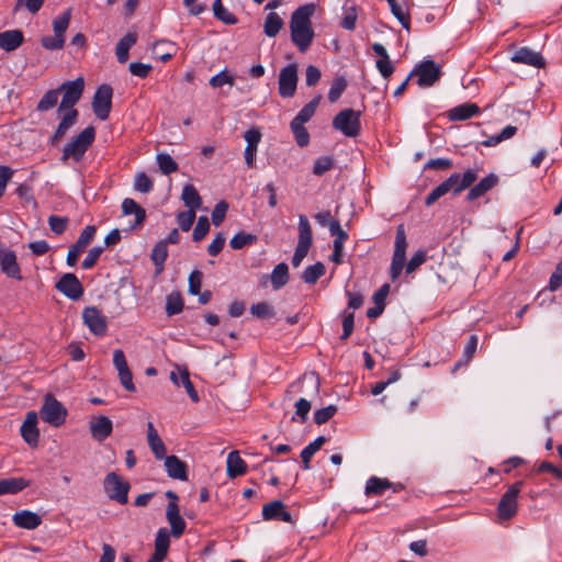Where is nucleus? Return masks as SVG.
Segmentation results:
<instances>
[{
	"mask_svg": "<svg viewBox=\"0 0 562 562\" xmlns=\"http://www.w3.org/2000/svg\"><path fill=\"white\" fill-rule=\"evenodd\" d=\"M315 11L316 5L311 2L299 7L291 15V41L302 53H305L311 47L315 37L312 26V16Z\"/></svg>",
	"mask_w": 562,
	"mask_h": 562,
	"instance_id": "nucleus-1",
	"label": "nucleus"
},
{
	"mask_svg": "<svg viewBox=\"0 0 562 562\" xmlns=\"http://www.w3.org/2000/svg\"><path fill=\"white\" fill-rule=\"evenodd\" d=\"M95 138V130L93 126L86 127L82 132H80L76 137H74L69 143H67L63 149L61 161H67L68 159H74L76 162H79L88 148L92 145Z\"/></svg>",
	"mask_w": 562,
	"mask_h": 562,
	"instance_id": "nucleus-2",
	"label": "nucleus"
},
{
	"mask_svg": "<svg viewBox=\"0 0 562 562\" xmlns=\"http://www.w3.org/2000/svg\"><path fill=\"white\" fill-rule=\"evenodd\" d=\"M71 19V9H67L61 15L53 20L54 36L46 35L41 38V44L45 49L57 50L65 45V33Z\"/></svg>",
	"mask_w": 562,
	"mask_h": 562,
	"instance_id": "nucleus-3",
	"label": "nucleus"
},
{
	"mask_svg": "<svg viewBox=\"0 0 562 562\" xmlns=\"http://www.w3.org/2000/svg\"><path fill=\"white\" fill-rule=\"evenodd\" d=\"M361 112L344 109L333 119V127L346 137H357L361 131Z\"/></svg>",
	"mask_w": 562,
	"mask_h": 562,
	"instance_id": "nucleus-4",
	"label": "nucleus"
},
{
	"mask_svg": "<svg viewBox=\"0 0 562 562\" xmlns=\"http://www.w3.org/2000/svg\"><path fill=\"white\" fill-rule=\"evenodd\" d=\"M477 179V171L475 169H467L462 175L459 172L451 173L445 181L437 187L440 189L442 194L452 192L456 196L463 190L470 188Z\"/></svg>",
	"mask_w": 562,
	"mask_h": 562,
	"instance_id": "nucleus-5",
	"label": "nucleus"
},
{
	"mask_svg": "<svg viewBox=\"0 0 562 562\" xmlns=\"http://www.w3.org/2000/svg\"><path fill=\"white\" fill-rule=\"evenodd\" d=\"M67 414L66 407L53 394L44 396L40 415L45 423L59 427L66 422Z\"/></svg>",
	"mask_w": 562,
	"mask_h": 562,
	"instance_id": "nucleus-6",
	"label": "nucleus"
},
{
	"mask_svg": "<svg viewBox=\"0 0 562 562\" xmlns=\"http://www.w3.org/2000/svg\"><path fill=\"white\" fill-rule=\"evenodd\" d=\"M103 488L111 501H115L121 505L127 504L131 484L117 473L110 472L105 475Z\"/></svg>",
	"mask_w": 562,
	"mask_h": 562,
	"instance_id": "nucleus-7",
	"label": "nucleus"
},
{
	"mask_svg": "<svg viewBox=\"0 0 562 562\" xmlns=\"http://www.w3.org/2000/svg\"><path fill=\"white\" fill-rule=\"evenodd\" d=\"M409 77H417L416 83L422 88H428L440 79L441 69L434 60L427 59L416 65Z\"/></svg>",
	"mask_w": 562,
	"mask_h": 562,
	"instance_id": "nucleus-8",
	"label": "nucleus"
},
{
	"mask_svg": "<svg viewBox=\"0 0 562 562\" xmlns=\"http://www.w3.org/2000/svg\"><path fill=\"white\" fill-rule=\"evenodd\" d=\"M522 485V481L514 483L502 496L497 507V515L501 520H508L517 514V497L521 491Z\"/></svg>",
	"mask_w": 562,
	"mask_h": 562,
	"instance_id": "nucleus-9",
	"label": "nucleus"
},
{
	"mask_svg": "<svg viewBox=\"0 0 562 562\" xmlns=\"http://www.w3.org/2000/svg\"><path fill=\"white\" fill-rule=\"evenodd\" d=\"M407 240L403 225H400L396 229L395 236V249L391 262L390 276L392 281H395L402 273L406 259Z\"/></svg>",
	"mask_w": 562,
	"mask_h": 562,
	"instance_id": "nucleus-10",
	"label": "nucleus"
},
{
	"mask_svg": "<svg viewBox=\"0 0 562 562\" xmlns=\"http://www.w3.org/2000/svg\"><path fill=\"white\" fill-rule=\"evenodd\" d=\"M85 89V80L79 77L72 81L63 82L58 90L63 92L61 102L58 106V112L65 111L66 109H75V104L80 100Z\"/></svg>",
	"mask_w": 562,
	"mask_h": 562,
	"instance_id": "nucleus-11",
	"label": "nucleus"
},
{
	"mask_svg": "<svg viewBox=\"0 0 562 562\" xmlns=\"http://www.w3.org/2000/svg\"><path fill=\"white\" fill-rule=\"evenodd\" d=\"M113 89L110 85L103 83L99 86L93 94L92 110L95 116L105 121L109 119L112 109Z\"/></svg>",
	"mask_w": 562,
	"mask_h": 562,
	"instance_id": "nucleus-12",
	"label": "nucleus"
},
{
	"mask_svg": "<svg viewBox=\"0 0 562 562\" xmlns=\"http://www.w3.org/2000/svg\"><path fill=\"white\" fill-rule=\"evenodd\" d=\"M299 76L297 65L289 64L279 72L278 91L281 98H292L296 92Z\"/></svg>",
	"mask_w": 562,
	"mask_h": 562,
	"instance_id": "nucleus-13",
	"label": "nucleus"
},
{
	"mask_svg": "<svg viewBox=\"0 0 562 562\" xmlns=\"http://www.w3.org/2000/svg\"><path fill=\"white\" fill-rule=\"evenodd\" d=\"M95 233L97 228L94 225H87L82 229L77 241L70 246L68 250L66 262L69 267H75L77 265L80 254L93 240Z\"/></svg>",
	"mask_w": 562,
	"mask_h": 562,
	"instance_id": "nucleus-14",
	"label": "nucleus"
},
{
	"mask_svg": "<svg viewBox=\"0 0 562 562\" xmlns=\"http://www.w3.org/2000/svg\"><path fill=\"white\" fill-rule=\"evenodd\" d=\"M82 321L83 324L89 328V330L93 335L102 337L106 334V318L102 315L101 311L98 310L95 306H87L83 308Z\"/></svg>",
	"mask_w": 562,
	"mask_h": 562,
	"instance_id": "nucleus-15",
	"label": "nucleus"
},
{
	"mask_svg": "<svg viewBox=\"0 0 562 562\" xmlns=\"http://www.w3.org/2000/svg\"><path fill=\"white\" fill-rule=\"evenodd\" d=\"M0 269L8 278L18 281L23 279L16 254L10 248L0 247Z\"/></svg>",
	"mask_w": 562,
	"mask_h": 562,
	"instance_id": "nucleus-16",
	"label": "nucleus"
},
{
	"mask_svg": "<svg viewBox=\"0 0 562 562\" xmlns=\"http://www.w3.org/2000/svg\"><path fill=\"white\" fill-rule=\"evenodd\" d=\"M299 239L295 248V254L301 258H305L313 241V232L306 215H299Z\"/></svg>",
	"mask_w": 562,
	"mask_h": 562,
	"instance_id": "nucleus-17",
	"label": "nucleus"
},
{
	"mask_svg": "<svg viewBox=\"0 0 562 562\" xmlns=\"http://www.w3.org/2000/svg\"><path fill=\"white\" fill-rule=\"evenodd\" d=\"M113 364L117 370L120 382L124 386V389L128 392H134L136 387L133 383V374L127 366V361L123 350H114Z\"/></svg>",
	"mask_w": 562,
	"mask_h": 562,
	"instance_id": "nucleus-18",
	"label": "nucleus"
},
{
	"mask_svg": "<svg viewBox=\"0 0 562 562\" xmlns=\"http://www.w3.org/2000/svg\"><path fill=\"white\" fill-rule=\"evenodd\" d=\"M56 289L70 300L77 301L83 295V286L74 273H65L56 283Z\"/></svg>",
	"mask_w": 562,
	"mask_h": 562,
	"instance_id": "nucleus-19",
	"label": "nucleus"
},
{
	"mask_svg": "<svg viewBox=\"0 0 562 562\" xmlns=\"http://www.w3.org/2000/svg\"><path fill=\"white\" fill-rule=\"evenodd\" d=\"M37 419L38 415L36 412H27L26 417L20 428L22 438L32 448L37 447L40 440Z\"/></svg>",
	"mask_w": 562,
	"mask_h": 562,
	"instance_id": "nucleus-20",
	"label": "nucleus"
},
{
	"mask_svg": "<svg viewBox=\"0 0 562 562\" xmlns=\"http://www.w3.org/2000/svg\"><path fill=\"white\" fill-rule=\"evenodd\" d=\"M263 520H281L293 524L291 514L286 510V506L282 501L276 499L267 503L262 507Z\"/></svg>",
	"mask_w": 562,
	"mask_h": 562,
	"instance_id": "nucleus-21",
	"label": "nucleus"
},
{
	"mask_svg": "<svg viewBox=\"0 0 562 562\" xmlns=\"http://www.w3.org/2000/svg\"><path fill=\"white\" fill-rule=\"evenodd\" d=\"M166 518L170 525V533L173 538H180L184 531L187 524L180 515V509L177 503L169 502L166 507Z\"/></svg>",
	"mask_w": 562,
	"mask_h": 562,
	"instance_id": "nucleus-22",
	"label": "nucleus"
},
{
	"mask_svg": "<svg viewBox=\"0 0 562 562\" xmlns=\"http://www.w3.org/2000/svg\"><path fill=\"white\" fill-rule=\"evenodd\" d=\"M261 137L262 134L257 127H251L244 134V138L247 143L244 151V157L245 162L249 168H252L255 166V158Z\"/></svg>",
	"mask_w": 562,
	"mask_h": 562,
	"instance_id": "nucleus-23",
	"label": "nucleus"
},
{
	"mask_svg": "<svg viewBox=\"0 0 562 562\" xmlns=\"http://www.w3.org/2000/svg\"><path fill=\"white\" fill-rule=\"evenodd\" d=\"M499 182V177L496 173H488L486 177L482 178L479 183L475 186H471L470 190L465 196L468 202L475 201L483 196L486 192L495 188Z\"/></svg>",
	"mask_w": 562,
	"mask_h": 562,
	"instance_id": "nucleus-24",
	"label": "nucleus"
},
{
	"mask_svg": "<svg viewBox=\"0 0 562 562\" xmlns=\"http://www.w3.org/2000/svg\"><path fill=\"white\" fill-rule=\"evenodd\" d=\"M512 61L517 64H525L536 68H542L546 65L543 56L529 47L518 48L512 56Z\"/></svg>",
	"mask_w": 562,
	"mask_h": 562,
	"instance_id": "nucleus-25",
	"label": "nucleus"
},
{
	"mask_svg": "<svg viewBox=\"0 0 562 562\" xmlns=\"http://www.w3.org/2000/svg\"><path fill=\"white\" fill-rule=\"evenodd\" d=\"M165 469L169 477L173 480H188V465L177 456H165Z\"/></svg>",
	"mask_w": 562,
	"mask_h": 562,
	"instance_id": "nucleus-26",
	"label": "nucleus"
},
{
	"mask_svg": "<svg viewBox=\"0 0 562 562\" xmlns=\"http://www.w3.org/2000/svg\"><path fill=\"white\" fill-rule=\"evenodd\" d=\"M372 49L373 52L380 57L376 63H375V67L376 69L379 70V72L381 74V76L384 78V79H389L393 72H394V66L393 64L391 63L390 60V56L387 54V50L386 48L380 44V43H374L372 45Z\"/></svg>",
	"mask_w": 562,
	"mask_h": 562,
	"instance_id": "nucleus-27",
	"label": "nucleus"
},
{
	"mask_svg": "<svg viewBox=\"0 0 562 562\" xmlns=\"http://www.w3.org/2000/svg\"><path fill=\"white\" fill-rule=\"evenodd\" d=\"M113 430L112 420L104 416L100 415L90 423V432L93 439L98 441L105 440Z\"/></svg>",
	"mask_w": 562,
	"mask_h": 562,
	"instance_id": "nucleus-28",
	"label": "nucleus"
},
{
	"mask_svg": "<svg viewBox=\"0 0 562 562\" xmlns=\"http://www.w3.org/2000/svg\"><path fill=\"white\" fill-rule=\"evenodd\" d=\"M12 520L16 527L27 530L36 529L42 524V517L38 514L26 509L16 512Z\"/></svg>",
	"mask_w": 562,
	"mask_h": 562,
	"instance_id": "nucleus-29",
	"label": "nucleus"
},
{
	"mask_svg": "<svg viewBox=\"0 0 562 562\" xmlns=\"http://www.w3.org/2000/svg\"><path fill=\"white\" fill-rule=\"evenodd\" d=\"M147 442L157 460H162L166 456V446L151 422L147 423Z\"/></svg>",
	"mask_w": 562,
	"mask_h": 562,
	"instance_id": "nucleus-30",
	"label": "nucleus"
},
{
	"mask_svg": "<svg viewBox=\"0 0 562 562\" xmlns=\"http://www.w3.org/2000/svg\"><path fill=\"white\" fill-rule=\"evenodd\" d=\"M24 42L21 30H9L0 33V48L5 52L18 49Z\"/></svg>",
	"mask_w": 562,
	"mask_h": 562,
	"instance_id": "nucleus-31",
	"label": "nucleus"
},
{
	"mask_svg": "<svg viewBox=\"0 0 562 562\" xmlns=\"http://www.w3.org/2000/svg\"><path fill=\"white\" fill-rule=\"evenodd\" d=\"M122 212L124 215L134 214L135 220L132 228H137L143 225L146 220V211L135 200L126 198L122 202Z\"/></svg>",
	"mask_w": 562,
	"mask_h": 562,
	"instance_id": "nucleus-32",
	"label": "nucleus"
},
{
	"mask_svg": "<svg viewBox=\"0 0 562 562\" xmlns=\"http://www.w3.org/2000/svg\"><path fill=\"white\" fill-rule=\"evenodd\" d=\"M226 473L228 477L235 479L247 472V464L240 458L238 451H231L226 461Z\"/></svg>",
	"mask_w": 562,
	"mask_h": 562,
	"instance_id": "nucleus-33",
	"label": "nucleus"
},
{
	"mask_svg": "<svg viewBox=\"0 0 562 562\" xmlns=\"http://www.w3.org/2000/svg\"><path fill=\"white\" fill-rule=\"evenodd\" d=\"M137 42V34L135 32L126 33L116 44L115 55L120 64H125L128 60V50Z\"/></svg>",
	"mask_w": 562,
	"mask_h": 562,
	"instance_id": "nucleus-34",
	"label": "nucleus"
},
{
	"mask_svg": "<svg viewBox=\"0 0 562 562\" xmlns=\"http://www.w3.org/2000/svg\"><path fill=\"white\" fill-rule=\"evenodd\" d=\"M67 112L61 117L57 130L54 135L50 137L52 144H56L66 133L67 131L77 122L78 111L76 109H66Z\"/></svg>",
	"mask_w": 562,
	"mask_h": 562,
	"instance_id": "nucleus-35",
	"label": "nucleus"
},
{
	"mask_svg": "<svg viewBox=\"0 0 562 562\" xmlns=\"http://www.w3.org/2000/svg\"><path fill=\"white\" fill-rule=\"evenodd\" d=\"M480 113V108L475 103H463L453 109L448 113L450 121H465Z\"/></svg>",
	"mask_w": 562,
	"mask_h": 562,
	"instance_id": "nucleus-36",
	"label": "nucleus"
},
{
	"mask_svg": "<svg viewBox=\"0 0 562 562\" xmlns=\"http://www.w3.org/2000/svg\"><path fill=\"white\" fill-rule=\"evenodd\" d=\"M30 485L23 477H7L0 480V495L18 494Z\"/></svg>",
	"mask_w": 562,
	"mask_h": 562,
	"instance_id": "nucleus-37",
	"label": "nucleus"
},
{
	"mask_svg": "<svg viewBox=\"0 0 562 562\" xmlns=\"http://www.w3.org/2000/svg\"><path fill=\"white\" fill-rule=\"evenodd\" d=\"M181 199L189 210L196 211L202 205V199L193 184L187 183L181 193Z\"/></svg>",
	"mask_w": 562,
	"mask_h": 562,
	"instance_id": "nucleus-38",
	"label": "nucleus"
},
{
	"mask_svg": "<svg viewBox=\"0 0 562 562\" xmlns=\"http://www.w3.org/2000/svg\"><path fill=\"white\" fill-rule=\"evenodd\" d=\"M168 257L166 241L159 240L153 248L150 259L154 262L156 273H161L165 268V261Z\"/></svg>",
	"mask_w": 562,
	"mask_h": 562,
	"instance_id": "nucleus-39",
	"label": "nucleus"
},
{
	"mask_svg": "<svg viewBox=\"0 0 562 562\" xmlns=\"http://www.w3.org/2000/svg\"><path fill=\"white\" fill-rule=\"evenodd\" d=\"M327 441L326 437L318 436L314 441L308 443L301 451L302 467L304 470H310L311 458L322 448V446Z\"/></svg>",
	"mask_w": 562,
	"mask_h": 562,
	"instance_id": "nucleus-40",
	"label": "nucleus"
},
{
	"mask_svg": "<svg viewBox=\"0 0 562 562\" xmlns=\"http://www.w3.org/2000/svg\"><path fill=\"white\" fill-rule=\"evenodd\" d=\"M391 486H392V482L389 481L387 479L371 476L367 481L364 493L368 496H371V495L379 496V495H382L384 493V491L391 488Z\"/></svg>",
	"mask_w": 562,
	"mask_h": 562,
	"instance_id": "nucleus-41",
	"label": "nucleus"
},
{
	"mask_svg": "<svg viewBox=\"0 0 562 562\" xmlns=\"http://www.w3.org/2000/svg\"><path fill=\"white\" fill-rule=\"evenodd\" d=\"M321 100H322L321 94L314 97L308 103H306L300 110V112L296 114V116L291 122H296L297 124L304 125L306 122H308L313 117Z\"/></svg>",
	"mask_w": 562,
	"mask_h": 562,
	"instance_id": "nucleus-42",
	"label": "nucleus"
},
{
	"mask_svg": "<svg viewBox=\"0 0 562 562\" xmlns=\"http://www.w3.org/2000/svg\"><path fill=\"white\" fill-rule=\"evenodd\" d=\"M274 290L283 288L289 282V267L285 262L278 263L270 276Z\"/></svg>",
	"mask_w": 562,
	"mask_h": 562,
	"instance_id": "nucleus-43",
	"label": "nucleus"
},
{
	"mask_svg": "<svg viewBox=\"0 0 562 562\" xmlns=\"http://www.w3.org/2000/svg\"><path fill=\"white\" fill-rule=\"evenodd\" d=\"M326 272L325 265L321 261H317L314 265L306 267L302 273V280L306 284H315L319 278H322Z\"/></svg>",
	"mask_w": 562,
	"mask_h": 562,
	"instance_id": "nucleus-44",
	"label": "nucleus"
},
{
	"mask_svg": "<svg viewBox=\"0 0 562 562\" xmlns=\"http://www.w3.org/2000/svg\"><path fill=\"white\" fill-rule=\"evenodd\" d=\"M283 21L276 12H270L265 20L263 32L268 37H274L283 27Z\"/></svg>",
	"mask_w": 562,
	"mask_h": 562,
	"instance_id": "nucleus-45",
	"label": "nucleus"
},
{
	"mask_svg": "<svg viewBox=\"0 0 562 562\" xmlns=\"http://www.w3.org/2000/svg\"><path fill=\"white\" fill-rule=\"evenodd\" d=\"M214 16L227 25H235L238 20L237 18L223 5L222 0H215L213 2Z\"/></svg>",
	"mask_w": 562,
	"mask_h": 562,
	"instance_id": "nucleus-46",
	"label": "nucleus"
},
{
	"mask_svg": "<svg viewBox=\"0 0 562 562\" xmlns=\"http://www.w3.org/2000/svg\"><path fill=\"white\" fill-rule=\"evenodd\" d=\"M257 241V236L251 233L238 232L233 236L229 246L234 250L243 249L245 246H250Z\"/></svg>",
	"mask_w": 562,
	"mask_h": 562,
	"instance_id": "nucleus-47",
	"label": "nucleus"
},
{
	"mask_svg": "<svg viewBox=\"0 0 562 562\" xmlns=\"http://www.w3.org/2000/svg\"><path fill=\"white\" fill-rule=\"evenodd\" d=\"M156 160H157L160 171L164 175H170L178 170V164L173 160V158L169 154L159 153L156 157Z\"/></svg>",
	"mask_w": 562,
	"mask_h": 562,
	"instance_id": "nucleus-48",
	"label": "nucleus"
},
{
	"mask_svg": "<svg viewBox=\"0 0 562 562\" xmlns=\"http://www.w3.org/2000/svg\"><path fill=\"white\" fill-rule=\"evenodd\" d=\"M347 86L348 82L344 77H336L330 85L328 100L331 103L336 102L341 97Z\"/></svg>",
	"mask_w": 562,
	"mask_h": 562,
	"instance_id": "nucleus-49",
	"label": "nucleus"
},
{
	"mask_svg": "<svg viewBox=\"0 0 562 562\" xmlns=\"http://www.w3.org/2000/svg\"><path fill=\"white\" fill-rule=\"evenodd\" d=\"M59 90H48L37 103V111L46 112L53 109L58 101Z\"/></svg>",
	"mask_w": 562,
	"mask_h": 562,
	"instance_id": "nucleus-50",
	"label": "nucleus"
},
{
	"mask_svg": "<svg viewBox=\"0 0 562 562\" xmlns=\"http://www.w3.org/2000/svg\"><path fill=\"white\" fill-rule=\"evenodd\" d=\"M250 313L260 319L271 318L276 316L274 308L267 302H259L250 306Z\"/></svg>",
	"mask_w": 562,
	"mask_h": 562,
	"instance_id": "nucleus-51",
	"label": "nucleus"
},
{
	"mask_svg": "<svg viewBox=\"0 0 562 562\" xmlns=\"http://www.w3.org/2000/svg\"><path fill=\"white\" fill-rule=\"evenodd\" d=\"M392 14L398 20V22L402 24V26L406 30H409L411 27V19L409 14L406 13L403 8L397 3L396 0H386Z\"/></svg>",
	"mask_w": 562,
	"mask_h": 562,
	"instance_id": "nucleus-52",
	"label": "nucleus"
},
{
	"mask_svg": "<svg viewBox=\"0 0 562 562\" xmlns=\"http://www.w3.org/2000/svg\"><path fill=\"white\" fill-rule=\"evenodd\" d=\"M183 310V300L179 293H171L167 296L166 313L172 316L181 313Z\"/></svg>",
	"mask_w": 562,
	"mask_h": 562,
	"instance_id": "nucleus-53",
	"label": "nucleus"
},
{
	"mask_svg": "<svg viewBox=\"0 0 562 562\" xmlns=\"http://www.w3.org/2000/svg\"><path fill=\"white\" fill-rule=\"evenodd\" d=\"M291 131L294 135L295 142L300 147H305L310 143V134L303 124L296 122L290 123Z\"/></svg>",
	"mask_w": 562,
	"mask_h": 562,
	"instance_id": "nucleus-54",
	"label": "nucleus"
},
{
	"mask_svg": "<svg viewBox=\"0 0 562 562\" xmlns=\"http://www.w3.org/2000/svg\"><path fill=\"white\" fill-rule=\"evenodd\" d=\"M180 384L186 389L189 397L194 402H199L200 397L190 380L189 371L184 368L180 371Z\"/></svg>",
	"mask_w": 562,
	"mask_h": 562,
	"instance_id": "nucleus-55",
	"label": "nucleus"
},
{
	"mask_svg": "<svg viewBox=\"0 0 562 562\" xmlns=\"http://www.w3.org/2000/svg\"><path fill=\"white\" fill-rule=\"evenodd\" d=\"M210 231V222L207 216L203 215L198 218L196 225L193 229L192 238L194 241L202 240Z\"/></svg>",
	"mask_w": 562,
	"mask_h": 562,
	"instance_id": "nucleus-56",
	"label": "nucleus"
},
{
	"mask_svg": "<svg viewBox=\"0 0 562 562\" xmlns=\"http://www.w3.org/2000/svg\"><path fill=\"white\" fill-rule=\"evenodd\" d=\"M170 535L171 533L167 530V528H160L157 531V535L155 538V549L157 551L168 553L169 546H170Z\"/></svg>",
	"mask_w": 562,
	"mask_h": 562,
	"instance_id": "nucleus-57",
	"label": "nucleus"
},
{
	"mask_svg": "<svg viewBox=\"0 0 562 562\" xmlns=\"http://www.w3.org/2000/svg\"><path fill=\"white\" fill-rule=\"evenodd\" d=\"M334 167V159L330 156H322L317 158L313 166V173L315 176H323Z\"/></svg>",
	"mask_w": 562,
	"mask_h": 562,
	"instance_id": "nucleus-58",
	"label": "nucleus"
},
{
	"mask_svg": "<svg viewBox=\"0 0 562 562\" xmlns=\"http://www.w3.org/2000/svg\"><path fill=\"white\" fill-rule=\"evenodd\" d=\"M69 218L66 216L50 215L48 217V225L52 232L61 235L68 227Z\"/></svg>",
	"mask_w": 562,
	"mask_h": 562,
	"instance_id": "nucleus-59",
	"label": "nucleus"
},
{
	"mask_svg": "<svg viewBox=\"0 0 562 562\" xmlns=\"http://www.w3.org/2000/svg\"><path fill=\"white\" fill-rule=\"evenodd\" d=\"M103 250H104L103 246L92 247L88 251V255L86 256V258L83 259V261L81 263L82 269L89 270V269L93 268L95 266L98 259L102 255Z\"/></svg>",
	"mask_w": 562,
	"mask_h": 562,
	"instance_id": "nucleus-60",
	"label": "nucleus"
},
{
	"mask_svg": "<svg viewBox=\"0 0 562 562\" xmlns=\"http://www.w3.org/2000/svg\"><path fill=\"white\" fill-rule=\"evenodd\" d=\"M194 220L195 211L193 210L182 211L177 214L178 225L183 232H188L192 227Z\"/></svg>",
	"mask_w": 562,
	"mask_h": 562,
	"instance_id": "nucleus-61",
	"label": "nucleus"
},
{
	"mask_svg": "<svg viewBox=\"0 0 562 562\" xmlns=\"http://www.w3.org/2000/svg\"><path fill=\"white\" fill-rule=\"evenodd\" d=\"M209 83L212 88H221L224 85L233 86L234 77L226 69H224V70L220 71L218 74H216L215 76H213L210 79Z\"/></svg>",
	"mask_w": 562,
	"mask_h": 562,
	"instance_id": "nucleus-62",
	"label": "nucleus"
},
{
	"mask_svg": "<svg viewBox=\"0 0 562 562\" xmlns=\"http://www.w3.org/2000/svg\"><path fill=\"white\" fill-rule=\"evenodd\" d=\"M337 412L336 405H328L314 413V422L317 425L327 423Z\"/></svg>",
	"mask_w": 562,
	"mask_h": 562,
	"instance_id": "nucleus-63",
	"label": "nucleus"
},
{
	"mask_svg": "<svg viewBox=\"0 0 562 562\" xmlns=\"http://www.w3.org/2000/svg\"><path fill=\"white\" fill-rule=\"evenodd\" d=\"M427 259V252L424 249H418L409 259L406 265V272L412 273L419 268Z\"/></svg>",
	"mask_w": 562,
	"mask_h": 562,
	"instance_id": "nucleus-64",
	"label": "nucleus"
}]
</instances>
